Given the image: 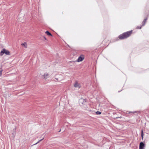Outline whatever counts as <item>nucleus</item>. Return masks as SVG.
<instances>
[{
	"label": "nucleus",
	"instance_id": "17",
	"mask_svg": "<svg viewBox=\"0 0 149 149\" xmlns=\"http://www.w3.org/2000/svg\"><path fill=\"white\" fill-rule=\"evenodd\" d=\"M61 131V130H60V131H59V132H60V131Z\"/></svg>",
	"mask_w": 149,
	"mask_h": 149
},
{
	"label": "nucleus",
	"instance_id": "1",
	"mask_svg": "<svg viewBox=\"0 0 149 149\" xmlns=\"http://www.w3.org/2000/svg\"><path fill=\"white\" fill-rule=\"evenodd\" d=\"M132 32V31H127L123 33L118 36L119 38L120 39H126L130 36Z\"/></svg>",
	"mask_w": 149,
	"mask_h": 149
},
{
	"label": "nucleus",
	"instance_id": "3",
	"mask_svg": "<svg viewBox=\"0 0 149 149\" xmlns=\"http://www.w3.org/2000/svg\"><path fill=\"white\" fill-rule=\"evenodd\" d=\"M55 79L57 81H60L63 79V77L61 74L57 75L55 76Z\"/></svg>",
	"mask_w": 149,
	"mask_h": 149
},
{
	"label": "nucleus",
	"instance_id": "11",
	"mask_svg": "<svg viewBox=\"0 0 149 149\" xmlns=\"http://www.w3.org/2000/svg\"><path fill=\"white\" fill-rule=\"evenodd\" d=\"M45 33L48 36H52V35L48 31H46L45 32Z\"/></svg>",
	"mask_w": 149,
	"mask_h": 149
},
{
	"label": "nucleus",
	"instance_id": "6",
	"mask_svg": "<svg viewBox=\"0 0 149 149\" xmlns=\"http://www.w3.org/2000/svg\"><path fill=\"white\" fill-rule=\"evenodd\" d=\"M84 58L83 56H80L79 57L77 61L78 62L84 60Z\"/></svg>",
	"mask_w": 149,
	"mask_h": 149
},
{
	"label": "nucleus",
	"instance_id": "9",
	"mask_svg": "<svg viewBox=\"0 0 149 149\" xmlns=\"http://www.w3.org/2000/svg\"><path fill=\"white\" fill-rule=\"evenodd\" d=\"M147 19V18H146L144 19L143 21V22H142V24L141 25V26H143L145 25Z\"/></svg>",
	"mask_w": 149,
	"mask_h": 149
},
{
	"label": "nucleus",
	"instance_id": "7",
	"mask_svg": "<svg viewBox=\"0 0 149 149\" xmlns=\"http://www.w3.org/2000/svg\"><path fill=\"white\" fill-rule=\"evenodd\" d=\"M43 78L45 79H46L48 78L49 75L47 73H45L43 75Z\"/></svg>",
	"mask_w": 149,
	"mask_h": 149
},
{
	"label": "nucleus",
	"instance_id": "13",
	"mask_svg": "<svg viewBox=\"0 0 149 149\" xmlns=\"http://www.w3.org/2000/svg\"><path fill=\"white\" fill-rule=\"evenodd\" d=\"M44 139V138H42V139H41L39 140L35 144H34V145H36L38 143H39L40 141H42L43 139Z\"/></svg>",
	"mask_w": 149,
	"mask_h": 149
},
{
	"label": "nucleus",
	"instance_id": "5",
	"mask_svg": "<svg viewBox=\"0 0 149 149\" xmlns=\"http://www.w3.org/2000/svg\"><path fill=\"white\" fill-rule=\"evenodd\" d=\"M86 100L85 99H84L82 98H81L79 101V103L80 105H81L83 104L85 102Z\"/></svg>",
	"mask_w": 149,
	"mask_h": 149
},
{
	"label": "nucleus",
	"instance_id": "2",
	"mask_svg": "<svg viewBox=\"0 0 149 149\" xmlns=\"http://www.w3.org/2000/svg\"><path fill=\"white\" fill-rule=\"evenodd\" d=\"M4 54H5L6 55H9L10 54V52L8 50L3 49L0 52V55L2 56Z\"/></svg>",
	"mask_w": 149,
	"mask_h": 149
},
{
	"label": "nucleus",
	"instance_id": "16",
	"mask_svg": "<svg viewBox=\"0 0 149 149\" xmlns=\"http://www.w3.org/2000/svg\"><path fill=\"white\" fill-rule=\"evenodd\" d=\"M141 27H139V26H138L136 27V29H141Z\"/></svg>",
	"mask_w": 149,
	"mask_h": 149
},
{
	"label": "nucleus",
	"instance_id": "14",
	"mask_svg": "<svg viewBox=\"0 0 149 149\" xmlns=\"http://www.w3.org/2000/svg\"><path fill=\"white\" fill-rule=\"evenodd\" d=\"M143 130H142L141 132V136L142 138L143 137Z\"/></svg>",
	"mask_w": 149,
	"mask_h": 149
},
{
	"label": "nucleus",
	"instance_id": "15",
	"mask_svg": "<svg viewBox=\"0 0 149 149\" xmlns=\"http://www.w3.org/2000/svg\"><path fill=\"white\" fill-rule=\"evenodd\" d=\"M2 71L3 70H2L0 71V76H1L2 75Z\"/></svg>",
	"mask_w": 149,
	"mask_h": 149
},
{
	"label": "nucleus",
	"instance_id": "12",
	"mask_svg": "<svg viewBox=\"0 0 149 149\" xmlns=\"http://www.w3.org/2000/svg\"><path fill=\"white\" fill-rule=\"evenodd\" d=\"M96 113L97 115H100L101 114V112L100 111H97L96 112Z\"/></svg>",
	"mask_w": 149,
	"mask_h": 149
},
{
	"label": "nucleus",
	"instance_id": "4",
	"mask_svg": "<svg viewBox=\"0 0 149 149\" xmlns=\"http://www.w3.org/2000/svg\"><path fill=\"white\" fill-rule=\"evenodd\" d=\"M74 86L75 87L78 88H80L81 87L80 84L78 83L77 81H76L75 82L74 84Z\"/></svg>",
	"mask_w": 149,
	"mask_h": 149
},
{
	"label": "nucleus",
	"instance_id": "8",
	"mask_svg": "<svg viewBox=\"0 0 149 149\" xmlns=\"http://www.w3.org/2000/svg\"><path fill=\"white\" fill-rule=\"evenodd\" d=\"M144 147V144L141 142L140 144L139 149H143Z\"/></svg>",
	"mask_w": 149,
	"mask_h": 149
},
{
	"label": "nucleus",
	"instance_id": "10",
	"mask_svg": "<svg viewBox=\"0 0 149 149\" xmlns=\"http://www.w3.org/2000/svg\"><path fill=\"white\" fill-rule=\"evenodd\" d=\"M25 48L27 47V45L26 42H24L21 44Z\"/></svg>",
	"mask_w": 149,
	"mask_h": 149
}]
</instances>
